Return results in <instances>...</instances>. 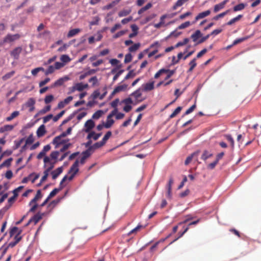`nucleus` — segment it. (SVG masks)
<instances>
[{"mask_svg":"<svg viewBox=\"0 0 261 261\" xmlns=\"http://www.w3.org/2000/svg\"><path fill=\"white\" fill-rule=\"evenodd\" d=\"M196 104H194L190 108H189L185 112V115H188L192 113L196 108Z\"/></svg>","mask_w":261,"mask_h":261,"instance_id":"obj_62","label":"nucleus"},{"mask_svg":"<svg viewBox=\"0 0 261 261\" xmlns=\"http://www.w3.org/2000/svg\"><path fill=\"white\" fill-rule=\"evenodd\" d=\"M51 109V106L50 105H48L44 107L43 109L41 110L39 113L38 114H44L46 113V112L49 111Z\"/></svg>","mask_w":261,"mask_h":261,"instance_id":"obj_47","label":"nucleus"},{"mask_svg":"<svg viewBox=\"0 0 261 261\" xmlns=\"http://www.w3.org/2000/svg\"><path fill=\"white\" fill-rule=\"evenodd\" d=\"M112 135L111 131H108L103 137L101 141L105 144L108 140L110 138Z\"/></svg>","mask_w":261,"mask_h":261,"instance_id":"obj_43","label":"nucleus"},{"mask_svg":"<svg viewBox=\"0 0 261 261\" xmlns=\"http://www.w3.org/2000/svg\"><path fill=\"white\" fill-rule=\"evenodd\" d=\"M152 7V4L150 3H148L145 6L141 8L138 12V14H141L145 11L149 9Z\"/></svg>","mask_w":261,"mask_h":261,"instance_id":"obj_28","label":"nucleus"},{"mask_svg":"<svg viewBox=\"0 0 261 261\" xmlns=\"http://www.w3.org/2000/svg\"><path fill=\"white\" fill-rule=\"evenodd\" d=\"M210 14L211 11L209 10L199 13L195 18V22L208 16Z\"/></svg>","mask_w":261,"mask_h":261,"instance_id":"obj_11","label":"nucleus"},{"mask_svg":"<svg viewBox=\"0 0 261 261\" xmlns=\"http://www.w3.org/2000/svg\"><path fill=\"white\" fill-rule=\"evenodd\" d=\"M79 162L78 160H76L73 164L71 166L70 168L69 173H72V174L69 177L68 179L71 180L72 179L76 173L79 171Z\"/></svg>","mask_w":261,"mask_h":261,"instance_id":"obj_3","label":"nucleus"},{"mask_svg":"<svg viewBox=\"0 0 261 261\" xmlns=\"http://www.w3.org/2000/svg\"><path fill=\"white\" fill-rule=\"evenodd\" d=\"M44 69L43 67H37L33 69L31 71V73L34 76H36L39 71H44Z\"/></svg>","mask_w":261,"mask_h":261,"instance_id":"obj_50","label":"nucleus"},{"mask_svg":"<svg viewBox=\"0 0 261 261\" xmlns=\"http://www.w3.org/2000/svg\"><path fill=\"white\" fill-rule=\"evenodd\" d=\"M143 226L141 225H138L136 227L133 229L131 231H130L128 233V236H130V234L133 233H136L137 231H138L141 228H143Z\"/></svg>","mask_w":261,"mask_h":261,"instance_id":"obj_46","label":"nucleus"},{"mask_svg":"<svg viewBox=\"0 0 261 261\" xmlns=\"http://www.w3.org/2000/svg\"><path fill=\"white\" fill-rule=\"evenodd\" d=\"M228 2V0H224L221 3L216 5L214 8V12L216 13L219 10L223 9L226 4Z\"/></svg>","mask_w":261,"mask_h":261,"instance_id":"obj_12","label":"nucleus"},{"mask_svg":"<svg viewBox=\"0 0 261 261\" xmlns=\"http://www.w3.org/2000/svg\"><path fill=\"white\" fill-rule=\"evenodd\" d=\"M50 81V79L49 77H47L44 80L41 81L40 82L39 84V86L40 87H43L44 85H46L47 83H48Z\"/></svg>","mask_w":261,"mask_h":261,"instance_id":"obj_61","label":"nucleus"},{"mask_svg":"<svg viewBox=\"0 0 261 261\" xmlns=\"http://www.w3.org/2000/svg\"><path fill=\"white\" fill-rule=\"evenodd\" d=\"M228 11L229 10H226V11L217 15L216 16H215L213 19L214 20H217L220 18L223 17L225 15H226L228 13Z\"/></svg>","mask_w":261,"mask_h":261,"instance_id":"obj_54","label":"nucleus"},{"mask_svg":"<svg viewBox=\"0 0 261 261\" xmlns=\"http://www.w3.org/2000/svg\"><path fill=\"white\" fill-rule=\"evenodd\" d=\"M55 68L53 65H50L45 72V75H48L53 73L55 71Z\"/></svg>","mask_w":261,"mask_h":261,"instance_id":"obj_48","label":"nucleus"},{"mask_svg":"<svg viewBox=\"0 0 261 261\" xmlns=\"http://www.w3.org/2000/svg\"><path fill=\"white\" fill-rule=\"evenodd\" d=\"M189 39L186 38L183 40V41H180V42H178V43H177L176 44V45H175V47L177 48L179 46L185 45L186 44H187L189 42Z\"/></svg>","mask_w":261,"mask_h":261,"instance_id":"obj_31","label":"nucleus"},{"mask_svg":"<svg viewBox=\"0 0 261 261\" xmlns=\"http://www.w3.org/2000/svg\"><path fill=\"white\" fill-rule=\"evenodd\" d=\"M250 36H247L242 37L241 38L237 39L233 42L232 45H236L240 43H241V42L248 39L249 38H250Z\"/></svg>","mask_w":261,"mask_h":261,"instance_id":"obj_27","label":"nucleus"},{"mask_svg":"<svg viewBox=\"0 0 261 261\" xmlns=\"http://www.w3.org/2000/svg\"><path fill=\"white\" fill-rule=\"evenodd\" d=\"M166 71H165L164 73H167L166 77L165 79V80H167L170 77H171L175 72V70H170V69H166Z\"/></svg>","mask_w":261,"mask_h":261,"instance_id":"obj_41","label":"nucleus"},{"mask_svg":"<svg viewBox=\"0 0 261 261\" xmlns=\"http://www.w3.org/2000/svg\"><path fill=\"white\" fill-rule=\"evenodd\" d=\"M63 167H58L57 169H56V170L53 171L51 172V174L52 175V178L53 179H56L58 177V176L61 173H62L63 172Z\"/></svg>","mask_w":261,"mask_h":261,"instance_id":"obj_13","label":"nucleus"},{"mask_svg":"<svg viewBox=\"0 0 261 261\" xmlns=\"http://www.w3.org/2000/svg\"><path fill=\"white\" fill-rule=\"evenodd\" d=\"M141 95L142 93L140 88L138 89L130 94V96H133L138 102H141L144 100V99H140Z\"/></svg>","mask_w":261,"mask_h":261,"instance_id":"obj_5","label":"nucleus"},{"mask_svg":"<svg viewBox=\"0 0 261 261\" xmlns=\"http://www.w3.org/2000/svg\"><path fill=\"white\" fill-rule=\"evenodd\" d=\"M42 197V194L40 190L37 191V193L35 197L30 202L29 205H32L33 203H36L37 200Z\"/></svg>","mask_w":261,"mask_h":261,"instance_id":"obj_19","label":"nucleus"},{"mask_svg":"<svg viewBox=\"0 0 261 261\" xmlns=\"http://www.w3.org/2000/svg\"><path fill=\"white\" fill-rule=\"evenodd\" d=\"M77 91H82L88 87V84H83L82 83H79L75 84Z\"/></svg>","mask_w":261,"mask_h":261,"instance_id":"obj_20","label":"nucleus"},{"mask_svg":"<svg viewBox=\"0 0 261 261\" xmlns=\"http://www.w3.org/2000/svg\"><path fill=\"white\" fill-rule=\"evenodd\" d=\"M95 123L94 122L91 120L89 119L87 120L85 123V132L86 133H89L90 130L94 127Z\"/></svg>","mask_w":261,"mask_h":261,"instance_id":"obj_7","label":"nucleus"},{"mask_svg":"<svg viewBox=\"0 0 261 261\" xmlns=\"http://www.w3.org/2000/svg\"><path fill=\"white\" fill-rule=\"evenodd\" d=\"M15 73L14 71H12L10 72L6 73L5 75L3 76L2 80L4 81L10 79Z\"/></svg>","mask_w":261,"mask_h":261,"instance_id":"obj_39","label":"nucleus"},{"mask_svg":"<svg viewBox=\"0 0 261 261\" xmlns=\"http://www.w3.org/2000/svg\"><path fill=\"white\" fill-rule=\"evenodd\" d=\"M64 65H65V64H64L63 63L57 62L55 64V69H60V68L64 67Z\"/></svg>","mask_w":261,"mask_h":261,"instance_id":"obj_64","label":"nucleus"},{"mask_svg":"<svg viewBox=\"0 0 261 261\" xmlns=\"http://www.w3.org/2000/svg\"><path fill=\"white\" fill-rule=\"evenodd\" d=\"M210 34H207V35L204 36V37H201V38L198 41V42H197L196 44H201L203 42H204V41H205L207 39H208V38L210 37Z\"/></svg>","mask_w":261,"mask_h":261,"instance_id":"obj_60","label":"nucleus"},{"mask_svg":"<svg viewBox=\"0 0 261 261\" xmlns=\"http://www.w3.org/2000/svg\"><path fill=\"white\" fill-rule=\"evenodd\" d=\"M242 17V15H239L237 17L230 19L227 23V24L228 25H231L236 21L239 20Z\"/></svg>","mask_w":261,"mask_h":261,"instance_id":"obj_30","label":"nucleus"},{"mask_svg":"<svg viewBox=\"0 0 261 261\" xmlns=\"http://www.w3.org/2000/svg\"><path fill=\"white\" fill-rule=\"evenodd\" d=\"M93 152L92 150L89 147L86 150L83 152L82 154L83 156L87 159L91 155Z\"/></svg>","mask_w":261,"mask_h":261,"instance_id":"obj_35","label":"nucleus"},{"mask_svg":"<svg viewBox=\"0 0 261 261\" xmlns=\"http://www.w3.org/2000/svg\"><path fill=\"white\" fill-rule=\"evenodd\" d=\"M131 12V9H123L118 13V16L120 17H124L128 15Z\"/></svg>","mask_w":261,"mask_h":261,"instance_id":"obj_24","label":"nucleus"},{"mask_svg":"<svg viewBox=\"0 0 261 261\" xmlns=\"http://www.w3.org/2000/svg\"><path fill=\"white\" fill-rule=\"evenodd\" d=\"M191 25V23L190 21H186L184 23H182V24H181L180 25H179L177 28V29H179V30H181V29H184L185 28H187L188 27H189L190 25Z\"/></svg>","mask_w":261,"mask_h":261,"instance_id":"obj_45","label":"nucleus"},{"mask_svg":"<svg viewBox=\"0 0 261 261\" xmlns=\"http://www.w3.org/2000/svg\"><path fill=\"white\" fill-rule=\"evenodd\" d=\"M89 82L90 83H92V86H94L98 83V79L96 76H93L91 77L89 80Z\"/></svg>","mask_w":261,"mask_h":261,"instance_id":"obj_59","label":"nucleus"},{"mask_svg":"<svg viewBox=\"0 0 261 261\" xmlns=\"http://www.w3.org/2000/svg\"><path fill=\"white\" fill-rule=\"evenodd\" d=\"M122 102L125 105H130L133 103V101L130 97H127L122 101Z\"/></svg>","mask_w":261,"mask_h":261,"instance_id":"obj_58","label":"nucleus"},{"mask_svg":"<svg viewBox=\"0 0 261 261\" xmlns=\"http://www.w3.org/2000/svg\"><path fill=\"white\" fill-rule=\"evenodd\" d=\"M154 81L143 84L142 85V90L145 92H148L152 90L154 88Z\"/></svg>","mask_w":261,"mask_h":261,"instance_id":"obj_6","label":"nucleus"},{"mask_svg":"<svg viewBox=\"0 0 261 261\" xmlns=\"http://www.w3.org/2000/svg\"><path fill=\"white\" fill-rule=\"evenodd\" d=\"M46 132L45 127L43 124H42L38 128L37 130V135L38 137H41L45 134Z\"/></svg>","mask_w":261,"mask_h":261,"instance_id":"obj_15","label":"nucleus"},{"mask_svg":"<svg viewBox=\"0 0 261 261\" xmlns=\"http://www.w3.org/2000/svg\"><path fill=\"white\" fill-rule=\"evenodd\" d=\"M22 48L21 47H17L13 49L10 53L11 57L14 59L17 60L19 59V55L22 51Z\"/></svg>","mask_w":261,"mask_h":261,"instance_id":"obj_4","label":"nucleus"},{"mask_svg":"<svg viewBox=\"0 0 261 261\" xmlns=\"http://www.w3.org/2000/svg\"><path fill=\"white\" fill-rule=\"evenodd\" d=\"M182 108L181 107H178L174 112L170 115V118H173L175 117L177 114H178L181 111Z\"/></svg>","mask_w":261,"mask_h":261,"instance_id":"obj_37","label":"nucleus"},{"mask_svg":"<svg viewBox=\"0 0 261 261\" xmlns=\"http://www.w3.org/2000/svg\"><path fill=\"white\" fill-rule=\"evenodd\" d=\"M14 128V126L12 125L7 124L0 127V133H3L5 132H9L12 130Z\"/></svg>","mask_w":261,"mask_h":261,"instance_id":"obj_18","label":"nucleus"},{"mask_svg":"<svg viewBox=\"0 0 261 261\" xmlns=\"http://www.w3.org/2000/svg\"><path fill=\"white\" fill-rule=\"evenodd\" d=\"M44 215L45 213H38L31 218L32 222H33L34 224L36 225L42 218Z\"/></svg>","mask_w":261,"mask_h":261,"instance_id":"obj_9","label":"nucleus"},{"mask_svg":"<svg viewBox=\"0 0 261 261\" xmlns=\"http://www.w3.org/2000/svg\"><path fill=\"white\" fill-rule=\"evenodd\" d=\"M68 79L69 78L67 76L64 78H60L55 82L54 86H61L65 81H67Z\"/></svg>","mask_w":261,"mask_h":261,"instance_id":"obj_26","label":"nucleus"},{"mask_svg":"<svg viewBox=\"0 0 261 261\" xmlns=\"http://www.w3.org/2000/svg\"><path fill=\"white\" fill-rule=\"evenodd\" d=\"M62 188V187H61L60 189L55 188L49 194L47 198L48 199H50L52 197H54L57 193L59 192V191Z\"/></svg>","mask_w":261,"mask_h":261,"instance_id":"obj_34","label":"nucleus"},{"mask_svg":"<svg viewBox=\"0 0 261 261\" xmlns=\"http://www.w3.org/2000/svg\"><path fill=\"white\" fill-rule=\"evenodd\" d=\"M218 162H217L216 160H215L214 162L209 164L207 165V168L211 170H212L215 168L217 164H218Z\"/></svg>","mask_w":261,"mask_h":261,"instance_id":"obj_63","label":"nucleus"},{"mask_svg":"<svg viewBox=\"0 0 261 261\" xmlns=\"http://www.w3.org/2000/svg\"><path fill=\"white\" fill-rule=\"evenodd\" d=\"M81 30L80 29H74L70 30L67 34V37L71 38L80 32Z\"/></svg>","mask_w":261,"mask_h":261,"instance_id":"obj_22","label":"nucleus"},{"mask_svg":"<svg viewBox=\"0 0 261 261\" xmlns=\"http://www.w3.org/2000/svg\"><path fill=\"white\" fill-rule=\"evenodd\" d=\"M132 60V56L130 53L126 54L124 58V63H128L131 62Z\"/></svg>","mask_w":261,"mask_h":261,"instance_id":"obj_55","label":"nucleus"},{"mask_svg":"<svg viewBox=\"0 0 261 261\" xmlns=\"http://www.w3.org/2000/svg\"><path fill=\"white\" fill-rule=\"evenodd\" d=\"M140 46V43H136L129 47L128 50L130 52H135L139 49Z\"/></svg>","mask_w":261,"mask_h":261,"instance_id":"obj_42","label":"nucleus"},{"mask_svg":"<svg viewBox=\"0 0 261 261\" xmlns=\"http://www.w3.org/2000/svg\"><path fill=\"white\" fill-rule=\"evenodd\" d=\"M213 156V154L207 150H204L201 155V159L205 161L207 159L211 158Z\"/></svg>","mask_w":261,"mask_h":261,"instance_id":"obj_25","label":"nucleus"},{"mask_svg":"<svg viewBox=\"0 0 261 261\" xmlns=\"http://www.w3.org/2000/svg\"><path fill=\"white\" fill-rule=\"evenodd\" d=\"M101 133L96 134L94 132L92 131L89 133L87 138L89 140L93 138L94 140L96 141L101 136Z\"/></svg>","mask_w":261,"mask_h":261,"instance_id":"obj_14","label":"nucleus"},{"mask_svg":"<svg viewBox=\"0 0 261 261\" xmlns=\"http://www.w3.org/2000/svg\"><path fill=\"white\" fill-rule=\"evenodd\" d=\"M245 5L243 3H241V4H239L236 6H235L234 7H233V11H241V10H242L243 9H244L245 8Z\"/></svg>","mask_w":261,"mask_h":261,"instance_id":"obj_44","label":"nucleus"},{"mask_svg":"<svg viewBox=\"0 0 261 261\" xmlns=\"http://www.w3.org/2000/svg\"><path fill=\"white\" fill-rule=\"evenodd\" d=\"M19 114V113L18 111H14L13 112L10 116L7 117L6 118V121H10L17 116H18Z\"/></svg>","mask_w":261,"mask_h":261,"instance_id":"obj_29","label":"nucleus"},{"mask_svg":"<svg viewBox=\"0 0 261 261\" xmlns=\"http://www.w3.org/2000/svg\"><path fill=\"white\" fill-rule=\"evenodd\" d=\"M177 29L172 31V32H171V33L170 34V35H169L168 37H174L175 38L177 37L178 36H179L181 34V32H177Z\"/></svg>","mask_w":261,"mask_h":261,"instance_id":"obj_52","label":"nucleus"},{"mask_svg":"<svg viewBox=\"0 0 261 261\" xmlns=\"http://www.w3.org/2000/svg\"><path fill=\"white\" fill-rule=\"evenodd\" d=\"M189 0H178L175 4L172 6V9L175 10L178 7L181 6Z\"/></svg>","mask_w":261,"mask_h":261,"instance_id":"obj_21","label":"nucleus"},{"mask_svg":"<svg viewBox=\"0 0 261 261\" xmlns=\"http://www.w3.org/2000/svg\"><path fill=\"white\" fill-rule=\"evenodd\" d=\"M18 231V227L14 226L10 230L9 233L10 237L13 236L15 233L17 234Z\"/></svg>","mask_w":261,"mask_h":261,"instance_id":"obj_57","label":"nucleus"},{"mask_svg":"<svg viewBox=\"0 0 261 261\" xmlns=\"http://www.w3.org/2000/svg\"><path fill=\"white\" fill-rule=\"evenodd\" d=\"M202 37V34L200 30H196L195 32L191 36L194 42H196L198 39Z\"/></svg>","mask_w":261,"mask_h":261,"instance_id":"obj_16","label":"nucleus"},{"mask_svg":"<svg viewBox=\"0 0 261 261\" xmlns=\"http://www.w3.org/2000/svg\"><path fill=\"white\" fill-rule=\"evenodd\" d=\"M60 60L64 64L68 63L71 61L70 57L67 55H62Z\"/></svg>","mask_w":261,"mask_h":261,"instance_id":"obj_32","label":"nucleus"},{"mask_svg":"<svg viewBox=\"0 0 261 261\" xmlns=\"http://www.w3.org/2000/svg\"><path fill=\"white\" fill-rule=\"evenodd\" d=\"M35 103V100L33 98H30L28 99L27 102H26V106L30 108V111L31 112L34 109V105Z\"/></svg>","mask_w":261,"mask_h":261,"instance_id":"obj_17","label":"nucleus"},{"mask_svg":"<svg viewBox=\"0 0 261 261\" xmlns=\"http://www.w3.org/2000/svg\"><path fill=\"white\" fill-rule=\"evenodd\" d=\"M21 37L20 35L19 34H8L3 39V43H10L13 42H14L18 39H19Z\"/></svg>","mask_w":261,"mask_h":261,"instance_id":"obj_1","label":"nucleus"},{"mask_svg":"<svg viewBox=\"0 0 261 261\" xmlns=\"http://www.w3.org/2000/svg\"><path fill=\"white\" fill-rule=\"evenodd\" d=\"M156 16V15L154 13H153V14H151L148 15L145 18L144 23H146L150 21L152 19H153L154 17H155Z\"/></svg>","mask_w":261,"mask_h":261,"instance_id":"obj_49","label":"nucleus"},{"mask_svg":"<svg viewBox=\"0 0 261 261\" xmlns=\"http://www.w3.org/2000/svg\"><path fill=\"white\" fill-rule=\"evenodd\" d=\"M225 137L227 140L230 142L231 147L233 148L234 146V141L232 136L230 135H225Z\"/></svg>","mask_w":261,"mask_h":261,"instance_id":"obj_33","label":"nucleus"},{"mask_svg":"<svg viewBox=\"0 0 261 261\" xmlns=\"http://www.w3.org/2000/svg\"><path fill=\"white\" fill-rule=\"evenodd\" d=\"M67 141H68V140H62V138L60 136H57L56 137L54 140H53V144L56 145V147L57 146H58L60 144H65Z\"/></svg>","mask_w":261,"mask_h":261,"instance_id":"obj_8","label":"nucleus"},{"mask_svg":"<svg viewBox=\"0 0 261 261\" xmlns=\"http://www.w3.org/2000/svg\"><path fill=\"white\" fill-rule=\"evenodd\" d=\"M126 31H125V30H122V31H119L113 36V38L116 39V38H119V37L123 36V35H124L126 33Z\"/></svg>","mask_w":261,"mask_h":261,"instance_id":"obj_53","label":"nucleus"},{"mask_svg":"<svg viewBox=\"0 0 261 261\" xmlns=\"http://www.w3.org/2000/svg\"><path fill=\"white\" fill-rule=\"evenodd\" d=\"M54 163H50L49 166L45 170L43 173L46 174L48 175L49 172L54 168Z\"/></svg>","mask_w":261,"mask_h":261,"instance_id":"obj_56","label":"nucleus"},{"mask_svg":"<svg viewBox=\"0 0 261 261\" xmlns=\"http://www.w3.org/2000/svg\"><path fill=\"white\" fill-rule=\"evenodd\" d=\"M127 86L125 84L118 86L114 89L112 92L111 95L113 96L117 93H119L121 91H124L127 88Z\"/></svg>","mask_w":261,"mask_h":261,"instance_id":"obj_10","label":"nucleus"},{"mask_svg":"<svg viewBox=\"0 0 261 261\" xmlns=\"http://www.w3.org/2000/svg\"><path fill=\"white\" fill-rule=\"evenodd\" d=\"M54 99V96L53 95H47L44 98V102L46 104H48L51 102Z\"/></svg>","mask_w":261,"mask_h":261,"instance_id":"obj_51","label":"nucleus"},{"mask_svg":"<svg viewBox=\"0 0 261 261\" xmlns=\"http://www.w3.org/2000/svg\"><path fill=\"white\" fill-rule=\"evenodd\" d=\"M117 112H118V109H114L111 112V113L108 116L107 122L104 124L105 127L107 128H110L111 126L114 123V120L112 119L111 118L114 116Z\"/></svg>","mask_w":261,"mask_h":261,"instance_id":"obj_2","label":"nucleus"},{"mask_svg":"<svg viewBox=\"0 0 261 261\" xmlns=\"http://www.w3.org/2000/svg\"><path fill=\"white\" fill-rule=\"evenodd\" d=\"M105 144L101 141H99L94 143L93 145L90 146V148L94 151V150L97 149L102 146H103Z\"/></svg>","mask_w":261,"mask_h":261,"instance_id":"obj_23","label":"nucleus"},{"mask_svg":"<svg viewBox=\"0 0 261 261\" xmlns=\"http://www.w3.org/2000/svg\"><path fill=\"white\" fill-rule=\"evenodd\" d=\"M103 114V112L101 110H98L95 112L92 115V118L94 119H99Z\"/></svg>","mask_w":261,"mask_h":261,"instance_id":"obj_36","label":"nucleus"},{"mask_svg":"<svg viewBox=\"0 0 261 261\" xmlns=\"http://www.w3.org/2000/svg\"><path fill=\"white\" fill-rule=\"evenodd\" d=\"M13 161V159L12 158H9L7 160H5L1 165V167H9L11 165V162Z\"/></svg>","mask_w":261,"mask_h":261,"instance_id":"obj_40","label":"nucleus"},{"mask_svg":"<svg viewBox=\"0 0 261 261\" xmlns=\"http://www.w3.org/2000/svg\"><path fill=\"white\" fill-rule=\"evenodd\" d=\"M196 58L193 59L190 63L189 65L190 66V68L189 69L188 71L191 72L193 71L194 68L196 67L197 64L196 62Z\"/></svg>","mask_w":261,"mask_h":261,"instance_id":"obj_38","label":"nucleus"}]
</instances>
